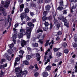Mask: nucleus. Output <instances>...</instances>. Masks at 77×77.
I'll return each mask as SVG.
<instances>
[{
  "instance_id": "nucleus-1",
  "label": "nucleus",
  "mask_w": 77,
  "mask_h": 77,
  "mask_svg": "<svg viewBox=\"0 0 77 77\" xmlns=\"http://www.w3.org/2000/svg\"><path fill=\"white\" fill-rule=\"evenodd\" d=\"M29 27H32L30 28H27L26 29V33H27V37L28 39H29L30 38V35H31V32L32 30L33 29V27H34V25L31 22H29L28 24Z\"/></svg>"
},
{
  "instance_id": "nucleus-2",
  "label": "nucleus",
  "mask_w": 77,
  "mask_h": 77,
  "mask_svg": "<svg viewBox=\"0 0 77 77\" xmlns=\"http://www.w3.org/2000/svg\"><path fill=\"white\" fill-rule=\"evenodd\" d=\"M15 71L17 72L16 73V75L17 74L21 73L22 74H27V71L26 70L25 71H22L21 69H20V67H19L17 68H16L15 69Z\"/></svg>"
},
{
  "instance_id": "nucleus-3",
  "label": "nucleus",
  "mask_w": 77,
  "mask_h": 77,
  "mask_svg": "<svg viewBox=\"0 0 77 77\" xmlns=\"http://www.w3.org/2000/svg\"><path fill=\"white\" fill-rule=\"evenodd\" d=\"M25 13H24L23 14H21L20 16L21 19L22 20H23L24 18H25L27 17V14L26 13H29V9L27 8H26L24 10Z\"/></svg>"
},
{
  "instance_id": "nucleus-4",
  "label": "nucleus",
  "mask_w": 77,
  "mask_h": 77,
  "mask_svg": "<svg viewBox=\"0 0 77 77\" xmlns=\"http://www.w3.org/2000/svg\"><path fill=\"white\" fill-rule=\"evenodd\" d=\"M58 19L59 20H62L63 22L64 23L65 26H66V27H68V23L66 22L67 20H66V17L64 18L63 16L61 17H59Z\"/></svg>"
},
{
  "instance_id": "nucleus-5",
  "label": "nucleus",
  "mask_w": 77,
  "mask_h": 77,
  "mask_svg": "<svg viewBox=\"0 0 77 77\" xmlns=\"http://www.w3.org/2000/svg\"><path fill=\"white\" fill-rule=\"evenodd\" d=\"M20 32L21 33H19L18 35V37L19 38H22L23 36V35H25L26 34H27V33H26H26L25 34H23V33H24V32H25V30L23 29H20Z\"/></svg>"
},
{
  "instance_id": "nucleus-6",
  "label": "nucleus",
  "mask_w": 77,
  "mask_h": 77,
  "mask_svg": "<svg viewBox=\"0 0 77 77\" xmlns=\"http://www.w3.org/2000/svg\"><path fill=\"white\" fill-rule=\"evenodd\" d=\"M12 21V18H10V15H9L8 16V21L10 23L8 27L7 28V30H8L9 28L11 26V21Z\"/></svg>"
},
{
  "instance_id": "nucleus-7",
  "label": "nucleus",
  "mask_w": 77,
  "mask_h": 77,
  "mask_svg": "<svg viewBox=\"0 0 77 77\" xmlns=\"http://www.w3.org/2000/svg\"><path fill=\"white\" fill-rule=\"evenodd\" d=\"M17 38V35L14 34H13V36L12 37V39H13V41L14 44H16V38Z\"/></svg>"
},
{
  "instance_id": "nucleus-8",
  "label": "nucleus",
  "mask_w": 77,
  "mask_h": 77,
  "mask_svg": "<svg viewBox=\"0 0 77 77\" xmlns=\"http://www.w3.org/2000/svg\"><path fill=\"white\" fill-rule=\"evenodd\" d=\"M24 54V51L20 50V51L18 53V55L19 56L20 58H23V56Z\"/></svg>"
},
{
  "instance_id": "nucleus-9",
  "label": "nucleus",
  "mask_w": 77,
  "mask_h": 77,
  "mask_svg": "<svg viewBox=\"0 0 77 77\" xmlns=\"http://www.w3.org/2000/svg\"><path fill=\"white\" fill-rule=\"evenodd\" d=\"M3 57H5V58H6L7 60H11V57H8V54L7 53H5V55H3Z\"/></svg>"
},
{
  "instance_id": "nucleus-10",
  "label": "nucleus",
  "mask_w": 77,
  "mask_h": 77,
  "mask_svg": "<svg viewBox=\"0 0 77 77\" xmlns=\"http://www.w3.org/2000/svg\"><path fill=\"white\" fill-rule=\"evenodd\" d=\"M44 25H45L46 28H43V30L44 31H47L48 29V28L47 27L48 26V22H45L44 23Z\"/></svg>"
},
{
  "instance_id": "nucleus-11",
  "label": "nucleus",
  "mask_w": 77,
  "mask_h": 77,
  "mask_svg": "<svg viewBox=\"0 0 77 77\" xmlns=\"http://www.w3.org/2000/svg\"><path fill=\"white\" fill-rule=\"evenodd\" d=\"M21 45L22 47H24V45H26V43H27V42H29V41H25L24 40H21Z\"/></svg>"
},
{
  "instance_id": "nucleus-12",
  "label": "nucleus",
  "mask_w": 77,
  "mask_h": 77,
  "mask_svg": "<svg viewBox=\"0 0 77 77\" xmlns=\"http://www.w3.org/2000/svg\"><path fill=\"white\" fill-rule=\"evenodd\" d=\"M20 58L19 57H17L16 58V60L15 61L14 63V66H15L17 65V62H18V61H20Z\"/></svg>"
},
{
  "instance_id": "nucleus-13",
  "label": "nucleus",
  "mask_w": 77,
  "mask_h": 77,
  "mask_svg": "<svg viewBox=\"0 0 77 77\" xmlns=\"http://www.w3.org/2000/svg\"><path fill=\"white\" fill-rule=\"evenodd\" d=\"M7 66H8V64L7 63L4 64L3 65H0V69H3L4 68L7 67Z\"/></svg>"
},
{
  "instance_id": "nucleus-14",
  "label": "nucleus",
  "mask_w": 77,
  "mask_h": 77,
  "mask_svg": "<svg viewBox=\"0 0 77 77\" xmlns=\"http://www.w3.org/2000/svg\"><path fill=\"white\" fill-rule=\"evenodd\" d=\"M36 57L37 58L38 61H39L40 60V59L41 57H40V55L39 54L37 53L36 54Z\"/></svg>"
},
{
  "instance_id": "nucleus-15",
  "label": "nucleus",
  "mask_w": 77,
  "mask_h": 77,
  "mask_svg": "<svg viewBox=\"0 0 77 77\" xmlns=\"http://www.w3.org/2000/svg\"><path fill=\"white\" fill-rule=\"evenodd\" d=\"M23 8H24V4H22L20 5V12H21L23 11Z\"/></svg>"
},
{
  "instance_id": "nucleus-16",
  "label": "nucleus",
  "mask_w": 77,
  "mask_h": 77,
  "mask_svg": "<svg viewBox=\"0 0 77 77\" xmlns=\"http://www.w3.org/2000/svg\"><path fill=\"white\" fill-rule=\"evenodd\" d=\"M36 6V5L35 4V3L33 2H32L30 4V7L31 8H32L33 7H35Z\"/></svg>"
},
{
  "instance_id": "nucleus-17",
  "label": "nucleus",
  "mask_w": 77,
  "mask_h": 77,
  "mask_svg": "<svg viewBox=\"0 0 77 77\" xmlns=\"http://www.w3.org/2000/svg\"><path fill=\"white\" fill-rule=\"evenodd\" d=\"M42 75H43V77H47L48 75V73L47 72H45L43 73Z\"/></svg>"
},
{
  "instance_id": "nucleus-18",
  "label": "nucleus",
  "mask_w": 77,
  "mask_h": 77,
  "mask_svg": "<svg viewBox=\"0 0 77 77\" xmlns=\"http://www.w3.org/2000/svg\"><path fill=\"white\" fill-rule=\"evenodd\" d=\"M6 62V60L4 59H1L0 62V63L1 64H3V62Z\"/></svg>"
},
{
  "instance_id": "nucleus-19",
  "label": "nucleus",
  "mask_w": 77,
  "mask_h": 77,
  "mask_svg": "<svg viewBox=\"0 0 77 77\" xmlns=\"http://www.w3.org/2000/svg\"><path fill=\"white\" fill-rule=\"evenodd\" d=\"M50 6L49 5H48L47 6H46L45 7V9L46 10H47L48 11H49L50 10V9L51 8Z\"/></svg>"
},
{
  "instance_id": "nucleus-20",
  "label": "nucleus",
  "mask_w": 77,
  "mask_h": 77,
  "mask_svg": "<svg viewBox=\"0 0 77 77\" xmlns=\"http://www.w3.org/2000/svg\"><path fill=\"white\" fill-rule=\"evenodd\" d=\"M9 48H12L14 46V43H12L11 45H8Z\"/></svg>"
},
{
  "instance_id": "nucleus-21",
  "label": "nucleus",
  "mask_w": 77,
  "mask_h": 77,
  "mask_svg": "<svg viewBox=\"0 0 77 77\" xmlns=\"http://www.w3.org/2000/svg\"><path fill=\"white\" fill-rule=\"evenodd\" d=\"M8 53H9V54H12L13 53V51L11 49H9L7 51Z\"/></svg>"
},
{
  "instance_id": "nucleus-22",
  "label": "nucleus",
  "mask_w": 77,
  "mask_h": 77,
  "mask_svg": "<svg viewBox=\"0 0 77 77\" xmlns=\"http://www.w3.org/2000/svg\"><path fill=\"white\" fill-rule=\"evenodd\" d=\"M18 75H17V77H22L23 76V75L24 74H22V73H18Z\"/></svg>"
},
{
  "instance_id": "nucleus-23",
  "label": "nucleus",
  "mask_w": 77,
  "mask_h": 77,
  "mask_svg": "<svg viewBox=\"0 0 77 77\" xmlns=\"http://www.w3.org/2000/svg\"><path fill=\"white\" fill-rule=\"evenodd\" d=\"M61 56H62V53L60 52H58L57 54V57H60Z\"/></svg>"
},
{
  "instance_id": "nucleus-24",
  "label": "nucleus",
  "mask_w": 77,
  "mask_h": 77,
  "mask_svg": "<svg viewBox=\"0 0 77 77\" xmlns=\"http://www.w3.org/2000/svg\"><path fill=\"white\" fill-rule=\"evenodd\" d=\"M51 66H48L46 67V71H48V70H50V69H51Z\"/></svg>"
},
{
  "instance_id": "nucleus-25",
  "label": "nucleus",
  "mask_w": 77,
  "mask_h": 77,
  "mask_svg": "<svg viewBox=\"0 0 77 77\" xmlns=\"http://www.w3.org/2000/svg\"><path fill=\"white\" fill-rule=\"evenodd\" d=\"M32 46L33 47H36L38 46V44L37 43H33L32 44Z\"/></svg>"
},
{
  "instance_id": "nucleus-26",
  "label": "nucleus",
  "mask_w": 77,
  "mask_h": 77,
  "mask_svg": "<svg viewBox=\"0 0 77 77\" xmlns=\"http://www.w3.org/2000/svg\"><path fill=\"white\" fill-rule=\"evenodd\" d=\"M23 63L24 65H28L29 64V63L28 61L26 60L23 62Z\"/></svg>"
},
{
  "instance_id": "nucleus-27",
  "label": "nucleus",
  "mask_w": 77,
  "mask_h": 77,
  "mask_svg": "<svg viewBox=\"0 0 77 77\" xmlns=\"http://www.w3.org/2000/svg\"><path fill=\"white\" fill-rule=\"evenodd\" d=\"M47 18L46 16H44L42 18L43 21H45L47 20Z\"/></svg>"
},
{
  "instance_id": "nucleus-28",
  "label": "nucleus",
  "mask_w": 77,
  "mask_h": 77,
  "mask_svg": "<svg viewBox=\"0 0 77 77\" xmlns=\"http://www.w3.org/2000/svg\"><path fill=\"white\" fill-rule=\"evenodd\" d=\"M63 9V7L61 5L59 6V7L57 8V9L58 10H62Z\"/></svg>"
},
{
  "instance_id": "nucleus-29",
  "label": "nucleus",
  "mask_w": 77,
  "mask_h": 77,
  "mask_svg": "<svg viewBox=\"0 0 77 77\" xmlns=\"http://www.w3.org/2000/svg\"><path fill=\"white\" fill-rule=\"evenodd\" d=\"M32 58V57L30 56V55H27L26 56V59L27 60H29V59H30Z\"/></svg>"
},
{
  "instance_id": "nucleus-30",
  "label": "nucleus",
  "mask_w": 77,
  "mask_h": 77,
  "mask_svg": "<svg viewBox=\"0 0 77 77\" xmlns=\"http://www.w3.org/2000/svg\"><path fill=\"white\" fill-rule=\"evenodd\" d=\"M4 76V72H3V71L2 70L1 71V72L0 75V77H3Z\"/></svg>"
},
{
  "instance_id": "nucleus-31",
  "label": "nucleus",
  "mask_w": 77,
  "mask_h": 77,
  "mask_svg": "<svg viewBox=\"0 0 77 77\" xmlns=\"http://www.w3.org/2000/svg\"><path fill=\"white\" fill-rule=\"evenodd\" d=\"M54 22L55 24H57L59 23L58 21L55 19H54Z\"/></svg>"
},
{
  "instance_id": "nucleus-32",
  "label": "nucleus",
  "mask_w": 77,
  "mask_h": 77,
  "mask_svg": "<svg viewBox=\"0 0 77 77\" xmlns=\"http://www.w3.org/2000/svg\"><path fill=\"white\" fill-rule=\"evenodd\" d=\"M43 32L42 30L40 29V28H39L38 30H37L38 33H39V32Z\"/></svg>"
},
{
  "instance_id": "nucleus-33",
  "label": "nucleus",
  "mask_w": 77,
  "mask_h": 77,
  "mask_svg": "<svg viewBox=\"0 0 77 77\" xmlns=\"http://www.w3.org/2000/svg\"><path fill=\"white\" fill-rule=\"evenodd\" d=\"M50 42V40H48L46 41V44H45V47H47L48 45V42Z\"/></svg>"
},
{
  "instance_id": "nucleus-34",
  "label": "nucleus",
  "mask_w": 77,
  "mask_h": 77,
  "mask_svg": "<svg viewBox=\"0 0 77 77\" xmlns=\"http://www.w3.org/2000/svg\"><path fill=\"white\" fill-rule=\"evenodd\" d=\"M73 47H74V48H75V47H77V43H73Z\"/></svg>"
},
{
  "instance_id": "nucleus-35",
  "label": "nucleus",
  "mask_w": 77,
  "mask_h": 77,
  "mask_svg": "<svg viewBox=\"0 0 77 77\" xmlns=\"http://www.w3.org/2000/svg\"><path fill=\"white\" fill-rule=\"evenodd\" d=\"M1 7H0V8H3V6L4 5V2L3 1H1Z\"/></svg>"
},
{
  "instance_id": "nucleus-36",
  "label": "nucleus",
  "mask_w": 77,
  "mask_h": 77,
  "mask_svg": "<svg viewBox=\"0 0 77 77\" xmlns=\"http://www.w3.org/2000/svg\"><path fill=\"white\" fill-rule=\"evenodd\" d=\"M34 66L35 68V69H37V70H38L39 69V68H38V65H37V64H35L34 65Z\"/></svg>"
},
{
  "instance_id": "nucleus-37",
  "label": "nucleus",
  "mask_w": 77,
  "mask_h": 77,
  "mask_svg": "<svg viewBox=\"0 0 77 77\" xmlns=\"http://www.w3.org/2000/svg\"><path fill=\"white\" fill-rule=\"evenodd\" d=\"M75 72H77V63H76L75 65Z\"/></svg>"
},
{
  "instance_id": "nucleus-38",
  "label": "nucleus",
  "mask_w": 77,
  "mask_h": 77,
  "mask_svg": "<svg viewBox=\"0 0 77 77\" xmlns=\"http://www.w3.org/2000/svg\"><path fill=\"white\" fill-rule=\"evenodd\" d=\"M68 52H69V51L68 49H66L64 50V53L66 54H67V53H68Z\"/></svg>"
},
{
  "instance_id": "nucleus-39",
  "label": "nucleus",
  "mask_w": 77,
  "mask_h": 77,
  "mask_svg": "<svg viewBox=\"0 0 77 77\" xmlns=\"http://www.w3.org/2000/svg\"><path fill=\"white\" fill-rule=\"evenodd\" d=\"M76 8V7L75 6H73V7L71 8V12H72V9H75Z\"/></svg>"
},
{
  "instance_id": "nucleus-40",
  "label": "nucleus",
  "mask_w": 77,
  "mask_h": 77,
  "mask_svg": "<svg viewBox=\"0 0 77 77\" xmlns=\"http://www.w3.org/2000/svg\"><path fill=\"white\" fill-rule=\"evenodd\" d=\"M47 11H45L43 13V15L44 16H46L47 15Z\"/></svg>"
},
{
  "instance_id": "nucleus-41",
  "label": "nucleus",
  "mask_w": 77,
  "mask_h": 77,
  "mask_svg": "<svg viewBox=\"0 0 77 77\" xmlns=\"http://www.w3.org/2000/svg\"><path fill=\"white\" fill-rule=\"evenodd\" d=\"M27 50L28 51H32V49L30 48V47L27 48Z\"/></svg>"
},
{
  "instance_id": "nucleus-42",
  "label": "nucleus",
  "mask_w": 77,
  "mask_h": 77,
  "mask_svg": "<svg viewBox=\"0 0 77 77\" xmlns=\"http://www.w3.org/2000/svg\"><path fill=\"white\" fill-rule=\"evenodd\" d=\"M2 14H3V15L4 16H6V15H7V14H6V11H3V12H2Z\"/></svg>"
},
{
  "instance_id": "nucleus-43",
  "label": "nucleus",
  "mask_w": 77,
  "mask_h": 77,
  "mask_svg": "<svg viewBox=\"0 0 77 77\" xmlns=\"http://www.w3.org/2000/svg\"><path fill=\"white\" fill-rule=\"evenodd\" d=\"M39 42H40V43H41V44H43L44 43V41H43L41 39H40L39 40Z\"/></svg>"
},
{
  "instance_id": "nucleus-44",
  "label": "nucleus",
  "mask_w": 77,
  "mask_h": 77,
  "mask_svg": "<svg viewBox=\"0 0 77 77\" xmlns=\"http://www.w3.org/2000/svg\"><path fill=\"white\" fill-rule=\"evenodd\" d=\"M13 30H14V33H17V29H16L14 28L13 29Z\"/></svg>"
},
{
  "instance_id": "nucleus-45",
  "label": "nucleus",
  "mask_w": 77,
  "mask_h": 77,
  "mask_svg": "<svg viewBox=\"0 0 77 77\" xmlns=\"http://www.w3.org/2000/svg\"><path fill=\"white\" fill-rule=\"evenodd\" d=\"M60 5H63V1L61 0L60 2Z\"/></svg>"
},
{
  "instance_id": "nucleus-46",
  "label": "nucleus",
  "mask_w": 77,
  "mask_h": 77,
  "mask_svg": "<svg viewBox=\"0 0 77 77\" xmlns=\"http://www.w3.org/2000/svg\"><path fill=\"white\" fill-rule=\"evenodd\" d=\"M38 3H43V0H38Z\"/></svg>"
},
{
  "instance_id": "nucleus-47",
  "label": "nucleus",
  "mask_w": 77,
  "mask_h": 77,
  "mask_svg": "<svg viewBox=\"0 0 77 77\" xmlns=\"http://www.w3.org/2000/svg\"><path fill=\"white\" fill-rule=\"evenodd\" d=\"M71 2H77V0H69Z\"/></svg>"
},
{
  "instance_id": "nucleus-48",
  "label": "nucleus",
  "mask_w": 77,
  "mask_h": 77,
  "mask_svg": "<svg viewBox=\"0 0 77 77\" xmlns=\"http://www.w3.org/2000/svg\"><path fill=\"white\" fill-rule=\"evenodd\" d=\"M59 49H57L56 48H54V51H55V52H56V51H57Z\"/></svg>"
},
{
  "instance_id": "nucleus-49",
  "label": "nucleus",
  "mask_w": 77,
  "mask_h": 77,
  "mask_svg": "<svg viewBox=\"0 0 77 77\" xmlns=\"http://www.w3.org/2000/svg\"><path fill=\"white\" fill-rule=\"evenodd\" d=\"M62 33L60 31H59L57 33V34L58 35H62Z\"/></svg>"
},
{
  "instance_id": "nucleus-50",
  "label": "nucleus",
  "mask_w": 77,
  "mask_h": 77,
  "mask_svg": "<svg viewBox=\"0 0 77 77\" xmlns=\"http://www.w3.org/2000/svg\"><path fill=\"white\" fill-rule=\"evenodd\" d=\"M66 45H67V44H66V43L65 42L63 44V46L64 47H66Z\"/></svg>"
},
{
  "instance_id": "nucleus-51",
  "label": "nucleus",
  "mask_w": 77,
  "mask_h": 77,
  "mask_svg": "<svg viewBox=\"0 0 77 77\" xmlns=\"http://www.w3.org/2000/svg\"><path fill=\"white\" fill-rule=\"evenodd\" d=\"M39 74V73L38 72L35 73L34 74V76L35 77H37L38 75Z\"/></svg>"
},
{
  "instance_id": "nucleus-52",
  "label": "nucleus",
  "mask_w": 77,
  "mask_h": 77,
  "mask_svg": "<svg viewBox=\"0 0 77 77\" xmlns=\"http://www.w3.org/2000/svg\"><path fill=\"white\" fill-rule=\"evenodd\" d=\"M50 62V59H48L47 60V62H46L45 63V65H46L48 62Z\"/></svg>"
},
{
  "instance_id": "nucleus-53",
  "label": "nucleus",
  "mask_w": 77,
  "mask_h": 77,
  "mask_svg": "<svg viewBox=\"0 0 77 77\" xmlns=\"http://www.w3.org/2000/svg\"><path fill=\"white\" fill-rule=\"evenodd\" d=\"M52 27H53V25L52 23H51L50 24V29H52Z\"/></svg>"
},
{
  "instance_id": "nucleus-54",
  "label": "nucleus",
  "mask_w": 77,
  "mask_h": 77,
  "mask_svg": "<svg viewBox=\"0 0 77 77\" xmlns=\"http://www.w3.org/2000/svg\"><path fill=\"white\" fill-rule=\"evenodd\" d=\"M51 0H45V2L46 3H48L50 2H51Z\"/></svg>"
},
{
  "instance_id": "nucleus-55",
  "label": "nucleus",
  "mask_w": 77,
  "mask_h": 77,
  "mask_svg": "<svg viewBox=\"0 0 77 77\" xmlns=\"http://www.w3.org/2000/svg\"><path fill=\"white\" fill-rule=\"evenodd\" d=\"M36 38H33L32 39V40H33L34 42H35V41H36Z\"/></svg>"
},
{
  "instance_id": "nucleus-56",
  "label": "nucleus",
  "mask_w": 77,
  "mask_h": 77,
  "mask_svg": "<svg viewBox=\"0 0 77 77\" xmlns=\"http://www.w3.org/2000/svg\"><path fill=\"white\" fill-rule=\"evenodd\" d=\"M56 40H57V41H59V40L60 39V38H59V36L57 37L56 38Z\"/></svg>"
},
{
  "instance_id": "nucleus-57",
  "label": "nucleus",
  "mask_w": 77,
  "mask_h": 77,
  "mask_svg": "<svg viewBox=\"0 0 77 77\" xmlns=\"http://www.w3.org/2000/svg\"><path fill=\"white\" fill-rule=\"evenodd\" d=\"M18 23L14 25L15 28H17V27H18Z\"/></svg>"
},
{
  "instance_id": "nucleus-58",
  "label": "nucleus",
  "mask_w": 77,
  "mask_h": 77,
  "mask_svg": "<svg viewBox=\"0 0 77 77\" xmlns=\"http://www.w3.org/2000/svg\"><path fill=\"white\" fill-rule=\"evenodd\" d=\"M57 26L58 28H59L60 27V24H59V22L57 23Z\"/></svg>"
},
{
  "instance_id": "nucleus-59",
  "label": "nucleus",
  "mask_w": 77,
  "mask_h": 77,
  "mask_svg": "<svg viewBox=\"0 0 77 77\" xmlns=\"http://www.w3.org/2000/svg\"><path fill=\"white\" fill-rule=\"evenodd\" d=\"M32 22H33V23L36 22V19H33L32 20Z\"/></svg>"
},
{
  "instance_id": "nucleus-60",
  "label": "nucleus",
  "mask_w": 77,
  "mask_h": 77,
  "mask_svg": "<svg viewBox=\"0 0 77 77\" xmlns=\"http://www.w3.org/2000/svg\"><path fill=\"white\" fill-rule=\"evenodd\" d=\"M30 15L32 17V16H33V15L34 14H33V13L32 12H30Z\"/></svg>"
},
{
  "instance_id": "nucleus-61",
  "label": "nucleus",
  "mask_w": 77,
  "mask_h": 77,
  "mask_svg": "<svg viewBox=\"0 0 77 77\" xmlns=\"http://www.w3.org/2000/svg\"><path fill=\"white\" fill-rule=\"evenodd\" d=\"M66 11L64 10L63 12V14H66Z\"/></svg>"
},
{
  "instance_id": "nucleus-62",
  "label": "nucleus",
  "mask_w": 77,
  "mask_h": 77,
  "mask_svg": "<svg viewBox=\"0 0 77 77\" xmlns=\"http://www.w3.org/2000/svg\"><path fill=\"white\" fill-rule=\"evenodd\" d=\"M18 2L20 4L21 3H22L23 2V0H19Z\"/></svg>"
},
{
  "instance_id": "nucleus-63",
  "label": "nucleus",
  "mask_w": 77,
  "mask_h": 77,
  "mask_svg": "<svg viewBox=\"0 0 77 77\" xmlns=\"http://www.w3.org/2000/svg\"><path fill=\"white\" fill-rule=\"evenodd\" d=\"M74 40L75 41V42H77V37H75Z\"/></svg>"
},
{
  "instance_id": "nucleus-64",
  "label": "nucleus",
  "mask_w": 77,
  "mask_h": 77,
  "mask_svg": "<svg viewBox=\"0 0 77 77\" xmlns=\"http://www.w3.org/2000/svg\"><path fill=\"white\" fill-rule=\"evenodd\" d=\"M41 34L40 33V35L37 37V38H38V39H39V38H40V37H41Z\"/></svg>"
}]
</instances>
